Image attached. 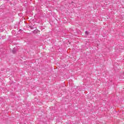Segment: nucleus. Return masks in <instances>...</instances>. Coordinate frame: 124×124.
I'll return each mask as SVG.
<instances>
[{
	"label": "nucleus",
	"mask_w": 124,
	"mask_h": 124,
	"mask_svg": "<svg viewBox=\"0 0 124 124\" xmlns=\"http://www.w3.org/2000/svg\"><path fill=\"white\" fill-rule=\"evenodd\" d=\"M85 34L88 35V34H89V33L87 31H85Z\"/></svg>",
	"instance_id": "nucleus-1"
},
{
	"label": "nucleus",
	"mask_w": 124,
	"mask_h": 124,
	"mask_svg": "<svg viewBox=\"0 0 124 124\" xmlns=\"http://www.w3.org/2000/svg\"><path fill=\"white\" fill-rule=\"evenodd\" d=\"M13 53H15V52H14V50H13Z\"/></svg>",
	"instance_id": "nucleus-2"
}]
</instances>
